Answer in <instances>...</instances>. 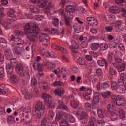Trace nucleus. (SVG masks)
Segmentation results:
<instances>
[{
	"instance_id": "nucleus-53",
	"label": "nucleus",
	"mask_w": 126,
	"mask_h": 126,
	"mask_svg": "<svg viewBox=\"0 0 126 126\" xmlns=\"http://www.w3.org/2000/svg\"><path fill=\"white\" fill-rule=\"evenodd\" d=\"M114 61H115L116 63H122V61H123V60L122 58H120V56H114Z\"/></svg>"
},
{
	"instance_id": "nucleus-3",
	"label": "nucleus",
	"mask_w": 126,
	"mask_h": 126,
	"mask_svg": "<svg viewBox=\"0 0 126 126\" xmlns=\"http://www.w3.org/2000/svg\"><path fill=\"white\" fill-rule=\"evenodd\" d=\"M35 115L38 118H41L45 113V106L43 105V102H37L35 106Z\"/></svg>"
},
{
	"instance_id": "nucleus-24",
	"label": "nucleus",
	"mask_w": 126,
	"mask_h": 126,
	"mask_svg": "<svg viewBox=\"0 0 126 126\" xmlns=\"http://www.w3.org/2000/svg\"><path fill=\"white\" fill-rule=\"evenodd\" d=\"M109 116L110 117V119L112 121H116L119 117L117 114H115V112H111L110 113Z\"/></svg>"
},
{
	"instance_id": "nucleus-13",
	"label": "nucleus",
	"mask_w": 126,
	"mask_h": 126,
	"mask_svg": "<svg viewBox=\"0 0 126 126\" xmlns=\"http://www.w3.org/2000/svg\"><path fill=\"white\" fill-rule=\"evenodd\" d=\"M77 62L79 65H82L84 68H87V65L86 64V60L83 58L80 57L77 59Z\"/></svg>"
},
{
	"instance_id": "nucleus-38",
	"label": "nucleus",
	"mask_w": 126,
	"mask_h": 126,
	"mask_svg": "<svg viewBox=\"0 0 126 126\" xmlns=\"http://www.w3.org/2000/svg\"><path fill=\"white\" fill-rule=\"evenodd\" d=\"M86 19L87 21H88V24H89V25H91L94 22V21L96 20V19L92 17H87Z\"/></svg>"
},
{
	"instance_id": "nucleus-41",
	"label": "nucleus",
	"mask_w": 126,
	"mask_h": 126,
	"mask_svg": "<svg viewBox=\"0 0 126 126\" xmlns=\"http://www.w3.org/2000/svg\"><path fill=\"white\" fill-rule=\"evenodd\" d=\"M55 117V113H54V112L50 110L49 111L48 113V119L49 120H53Z\"/></svg>"
},
{
	"instance_id": "nucleus-7",
	"label": "nucleus",
	"mask_w": 126,
	"mask_h": 126,
	"mask_svg": "<svg viewBox=\"0 0 126 126\" xmlns=\"http://www.w3.org/2000/svg\"><path fill=\"white\" fill-rule=\"evenodd\" d=\"M11 41H13L14 42H16L15 43V46L16 48H19L21 46V45H23L24 41L22 39L19 38H15L14 35H11L10 36Z\"/></svg>"
},
{
	"instance_id": "nucleus-12",
	"label": "nucleus",
	"mask_w": 126,
	"mask_h": 126,
	"mask_svg": "<svg viewBox=\"0 0 126 126\" xmlns=\"http://www.w3.org/2000/svg\"><path fill=\"white\" fill-rule=\"evenodd\" d=\"M110 13H113V14H118L120 13V8L117 7L116 6H112L110 7Z\"/></svg>"
},
{
	"instance_id": "nucleus-42",
	"label": "nucleus",
	"mask_w": 126,
	"mask_h": 126,
	"mask_svg": "<svg viewBox=\"0 0 126 126\" xmlns=\"http://www.w3.org/2000/svg\"><path fill=\"white\" fill-rule=\"evenodd\" d=\"M2 11H4V8L1 7V5L0 4V18L4 17V13Z\"/></svg>"
},
{
	"instance_id": "nucleus-44",
	"label": "nucleus",
	"mask_w": 126,
	"mask_h": 126,
	"mask_svg": "<svg viewBox=\"0 0 126 126\" xmlns=\"http://www.w3.org/2000/svg\"><path fill=\"white\" fill-rule=\"evenodd\" d=\"M111 95V92L110 91L104 93L103 94H102V96L103 98H110V96Z\"/></svg>"
},
{
	"instance_id": "nucleus-63",
	"label": "nucleus",
	"mask_w": 126,
	"mask_h": 126,
	"mask_svg": "<svg viewBox=\"0 0 126 126\" xmlns=\"http://www.w3.org/2000/svg\"><path fill=\"white\" fill-rule=\"evenodd\" d=\"M69 121L70 123H74V122H75V118L72 115H69Z\"/></svg>"
},
{
	"instance_id": "nucleus-15",
	"label": "nucleus",
	"mask_w": 126,
	"mask_h": 126,
	"mask_svg": "<svg viewBox=\"0 0 126 126\" xmlns=\"http://www.w3.org/2000/svg\"><path fill=\"white\" fill-rule=\"evenodd\" d=\"M42 57H47V58H56V54L54 53H50L49 51H45L41 54Z\"/></svg>"
},
{
	"instance_id": "nucleus-28",
	"label": "nucleus",
	"mask_w": 126,
	"mask_h": 126,
	"mask_svg": "<svg viewBox=\"0 0 126 126\" xmlns=\"http://www.w3.org/2000/svg\"><path fill=\"white\" fill-rule=\"evenodd\" d=\"M108 72L109 74L111 75V76H115V75H117V74H118L117 71L113 68H110Z\"/></svg>"
},
{
	"instance_id": "nucleus-10",
	"label": "nucleus",
	"mask_w": 126,
	"mask_h": 126,
	"mask_svg": "<svg viewBox=\"0 0 126 126\" xmlns=\"http://www.w3.org/2000/svg\"><path fill=\"white\" fill-rule=\"evenodd\" d=\"M85 93L83 94V97L86 101H90V97H89V95H91L92 90L90 88H87Z\"/></svg>"
},
{
	"instance_id": "nucleus-43",
	"label": "nucleus",
	"mask_w": 126,
	"mask_h": 126,
	"mask_svg": "<svg viewBox=\"0 0 126 126\" xmlns=\"http://www.w3.org/2000/svg\"><path fill=\"white\" fill-rule=\"evenodd\" d=\"M0 71V78L1 80H3L4 78V69L3 68H1Z\"/></svg>"
},
{
	"instance_id": "nucleus-34",
	"label": "nucleus",
	"mask_w": 126,
	"mask_h": 126,
	"mask_svg": "<svg viewBox=\"0 0 126 126\" xmlns=\"http://www.w3.org/2000/svg\"><path fill=\"white\" fill-rule=\"evenodd\" d=\"M14 34H15L16 36H18V37H20V36H23V35L24 34L23 32L19 30H15Z\"/></svg>"
},
{
	"instance_id": "nucleus-29",
	"label": "nucleus",
	"mask_w": 126,
	"mask_h": 126,
	"mask_svg": "<svg viewBox=\"0 0 126 126\" xmlns=\"http://www.w3.org/2000/svg\"><path fill=\"white\" fill-rule=\"evenodd\" d=\"M118 87L119 86L118 84H117V82L115 81L111 82V88L112 90H114L115 91H116Z\"/></svg>"
},
{
	"instance_id": "nucleus-16",
	"label": "nucleus",
	"mask_w": 126,
	"mask_h": 126,
	"mask_svg": "<svg viewBox=\"0 0 126 126\" xmlns=\"http://www.w3.org/2000/svg\"><path fill=\"white\" fill-rule=\"evenodd\" d=\"M13 67L14 66L11 65L10 64H9L6 66V70L7 74L9 75L12 74L14 71Z\"/></svg>"
},
{
	"instance_id": "nucleus-9",
	"label": "nucleus",
	"mask_w": 126,
	"mask_h": 126,
	"mask_svg": "<svg viewBox=\"0 0 126 126\" xmlns=\"http://www.w3.org/2000/svg\"><path fill=\"white\" fill-rule=\"evenodd\" d=\"M32 3H36V2L39 4L40 7H45L46 4L48 3V0H31Z\"/></svg>"
},
{
	"instance_id": "nucleus-27",
	"label": "nucleus",
	"mask_w": 126,
	"mask_h": 126,
	"mask_svg": "<svg viewBox=\"0 0 126 126\" xmlns=\"http://www.w3.org/2000/svg\"><path fill=\"white\" fill-rule=\"evenodd\" d=\"M13 53L14 54H15V55H22V53H21V52H22V50L21 49V48H15L13 49Z\"/></svg>"
},
{
	"instance_id": "nucleus-52",
	"label": "nucleus",
	"mask_w": 126,
	"mask_h": 126,
	"mask_svg": "<svg viewBox=\"0 0 126 126\" xmlns=\"http://www.w3.org/2000/svg\"><path fill=\"white\" fill-rule=\"evenodd\" d=\"M64 116H65V115L63 113L57 114L56 117V120H57V121H59L61 120L62 118H63Z\"/></svg>"
},
{
	"instance_id": "nucleus-6",
	"label": "nucleus",
	"mask_w": 126,
	"mask_h": 126,
	"mask_svg": "<svg viewBox=\"0 0 126 126\" xmlns=\"http://www.w3.org/2000/svg\"><path fill=\"white\" fill-rule=\"evenodd\" d=\"M71 44V46H70L69 48L71 49V51H72V53H73L74 55H75V54H77L78 51L75 50H78L79 44H78V43L76 42L75 40H72Z\"/></svg>"
},
{
	"instance_id": "nucleus-45",
	"label": "nucleus",
	"mask_w": 126,
	"mask_h": 126,
	"mask_svg": "<svg viewBox=\"0 0 126 126\" xmlns=\"http://www.w3.org/2000/svg\"><path fill=\"white\" fill-rule=\"evenodd\" d=\"M37 79L35 78H32L31 80V85L32 87L37 85Z\"/></svg>"
},
{
	"instance_id": "nucleus-31",
	"label": "nucleus",
	"mask_w": 126,
	"mask_h": 126,
	"mask_svg": "<svg viewBox=\"0 0 126 126\" xmlns=\"http://www.w3.org/2000/svg\"><path fill=\"white\" fill-rule=\"evenodd\" d=\"M52 23L54 26L57 27V26H58L59 24H60V20L57 18H54L53 19Z\"/></svg>"
},
{
	"instance_id": "nucleus-23",
	"label": "nucleus",
	"mask_w": 126,
	"mask_h": 126,
	"mask_svg": "<svg viewBox=\"0 0 126 126\" xmlns=\"http://www.w3.org/2000/svg\"><path fill=\"white\" fill-rule=\"evenodd\" d=\"M66 10L67 12H69V13H71L75 11V7H74V6L67 5L66 8Z\"/></svg>"
},
{
	"instance_id": "nucleus-40",
	"label": "nucleus",
	"mask_w": 126,
	"mask_h": 126,
	"mask_svg": "<svg viewBox=\"0 0 126 126\" xmlns=\"http://www.w3.org/2000/svg\"><path fill=\"white\" fill-rule=\"evenodd\" d=\"M100 102V98L93 97V102L92 103L93 106H96L98 105Z\"/></svg>"
},
{
	"instance_id": "nucleus-25",
	"label": "nucleus",
	"mask_w": 126,
	"mask_h": 126,
	"mask_svg": "<svg viewBox=\"0 0 126 126\" xmlns=\"http://www.w3.org/2000/svg\"><path fill=\"white\" fill-rule=\"evenodd\" d=\"M125 88L119 86L116 90L115 91V92L119 93V94H123V93H125Z\"/></svg>"
},
{
	"instance_id": "nucleus-11",
	"label": "nucleus",
	"mask_w": 126,
	"mask_h": 126,
	"mask_svg": "<svg viewBox=\"0 0 126 126\" xmlns=\"http://www.w3.org/2000/svg\"><path fill=\"white\" fill-rule=\"evenodd\" d=\"M79 40L82 42L80 44L81 48H86L87 45H88V40L87 39V37L81 36L79 38Z\"/></svg>"
},
{
	"instance_id": "nucleus-39",
	"label": "nucleus",
	"mask_w": 126,
	"mask_h": 126,
	"mask_svg": "<svg viewBox=\"0 0 126 126\" xmlns=\"http://www.w3.org/2000/svg\"><path fill=\"white\" fill-rule=\"evenodd\" d=\"M58 109H60L61 110H64L65 111H68V108H67V106L63 104H59L58 106Z\"/></svg>"
},
{
	"instance_id": "nucleus-35",
	"label": "nucleus",
	"mask_w": 126,
	"mask_h": 126,
	"mask_svg": "<svg viewBox=\"0 0 126 126\" xmlns=\"http://www.w3.org/2000/svg\"><path fill=\"white\" fill-rule=\"evenodd\" d=\"M118 44H119V42H114V41H111L110 42V44L109 45V47L110 49H115L117 46H118Z\"/></svg>"
},
{
	"instance_id": "nucleus-64",
	"label": "nucleus",
	"mask_w": 126,
	"mask_h": 126,
	"mask_svg": "<svg viewBox=\"0 0 126 126\" xmlns=\"http://www.w3.org/2000/svg\"><path fill=\"white\" fill-rule=\"evenodd\" d=\"M90 26H92L93 27H96L97 25H98V21L96 19L94 20L93 23L90 25Z\"/></svg>"
},
{
	"instance_id": "nucleus-37",
	"label": "nucleus",
	"mask_w": 126,
	"mask_h": 126,
	"mask_svg": "<svg viewBox=\"0 0 126 126\" xmlns=\"http://www.w3.org/2000/svg\"><path fill=\"white\" fill-rule=\"evenodd\" d=\"M101 87L103 89H106V88H108V87H110V83H109V82H104L101 84Z\"/></svg>"
},
{
	"instance_id": "nucleus-4",
	"label": "nucleus",
	"mask_w": 126,
	"mask_h": 126,
	"mask_svg": "<svg viewBox=\"0 0 126 126\" xmlns=\"http://www.w3.org/2000/svg\"><path fill=\"white\" fill-rule=\"evenodd\" d=\"M42 97L45 103H47L48 108L50 109H55L56 108L57 105L52 102V98L50 95H49L48 94H43L42 95Z\"/></svg>"
},
{
	"instance_id": "nucleus-47",
	"label": "nucleus",
	"mask_w": 126,
	"mask_h": 126,
	"mask_svg": "<svg viewBox=\"0 0 126 126\" xmlns=\"http://www.w3.org/2000/svg\"><path fill=\"white\" fill-rule=\"evenodd\" d=\"M55 7V5L53 4L51 2H50L47 5V6L46 7V9L47 10H50V9H53Z\"/></svg>"
},
{
	"instance_id": "nucleus-58",
	"label": "nucleus",
	"mask_w": 126,
	"mask_h": 126,
	"mask_svg": "<svg viewBox=\"0 0 126 126\" xmlns=\"http://www.w3.org/2000/svg\"><path fill=\"white\" fill-rule=\"evenodd\" d=\"M39 11H40V10L36 7L32 9V13L38 14L39 13Z\"/></svg>"
},
{
	"instance_id": "nucleus-8",
	"label": "nucleus",
	"mask_w": 126,
	"mask_h": 126,
	"mask_svg": "<svg viewBox=\"0 0 126 126\" xmlns=\"http://www.w3.org/2000/svg\"><path fill=\"white\" fill-rule=\"evenodd\" d=\"M49 37L47 36V34L45 33L42 34V35L40 36L39 40L40 42H42L43 45L44 46H48L49 44Z\"/></svg>"
},
{
	"instance_id": "nucleus-59",
	"label": "nucleus",
	"mask_w": 126,
	"mask_h": 126,
	"mask_svg": "<svg viewBox=\"0 0 126 126\" xmlns=\"http://www.w3.org/2000/svg\"><path fill=\"white\" fill-rule=\"evenodd\" d=\"M90 32L93 35H96V34L98 33V31H97V29L95 28H91L90 30Z\"/></svg>"
},
{
	"instance_id": "nucleus-48",
	"label": "nucleus",
	"mask_w": 126,
	"mask_h": 126,
	"mask_svg": "<svg viewBox=\"0 0 126 126\" xmlns=\"http://www.w3.org/2000/svg\"><path fill=\"white\" fill-rule=\"evenodd\" d=\"M13 122H14V117H13L12 115L8 116L7 122L8 124H12Z\"/></svg>"
},
{
	"instance_id": "nucleus-50",
	"label": "nucleus",
	"mask_w": 126,
	"mask_h": 126,
	"mask_svg": "<svg viewBox=\"0 0 126 126\" xmlns=\"http://www.w3.org/2000/svg\"><path fill=\"white\" fill-rule=\"evenodd\" d=\"M62 59L64 61V62H66V63H70V59L65 57V56L62 55Z\"/></svg>"
},
{
	"instance_id": "nucleus-61",
	"label": "nucleus",
	"mask_w": 126,
	"mask_h": 126,
	"mask_svg": "<svg viewBox=\"0 0 126 126\" xmlns=\"http://www.w3.org/2000/svg\"><path fill=\"white\" fill-rule=\"evenodd\" d=\"M51 32L54 35H58L59 33H58V30L56 28H52L51 29Z\"/></svg>"
},
{
	"instance_id": "nucleus-14",
	"label": "nucleus",
	"mask_w": 126,
	"mask_h": 126,
	"mask_svg": "<svg viewBox=\"0 0 126 126\" xmlns=\"http://www.w3.org/2000/svg\"><path fill=\"white\" fill-rule=\"evenodd\" d=\"M64 90L63 88H60L57 89L55 91L54 93L57 96L59 97H62V95L65 93Z\"/></svg>"
},
{
	"instance_id": "nucleus-22",
	"label": "nucleus",
	"mask_w": 126,
	"mask_h": 126,
	"mask_svg": "<svg viewBox=\"0 0 126 126\" xmlns=\"http://www.w3.org/2000/svg\"><path fill=\"white\" fill-rule=\"evenodd\" d=\"M91 48L93 51H97L100 47V45H99V43H92L91 44Z\"/></svg>"
},
{
	"instance_id": "nucleus-54",
	"label": "nucleus",
	"mask_w": 126,
	"mask_h": 126,
	"mask_svg": "<svg viewBox=\"0 0 126 126\" xmlns=\"http://www.w3.org/2000/svg\"><path fill=\"white\" fill-rule=\"evenodd\" d=\"M115 3L119 5H123V3H125V0H114Z\"/></svg>"
},
{
	"instance_id": "nucleus-56",
	"label": "nucleus",
	"mask_w": 126,
	"mask_h": 126,
	"mask_svg": "<svg viewBox=\"0 0 126 126\" xmlns=\"http://www.w3.org/2000/svg\"><path fill=\"white\" fill-rule=\"evenodd\" d=\"M85 108L89 111L91 110V104L90 103L87 102L85 104Z\"/></svg>"
},
{
	"instance_id": "nucleus-20",
	"label": "nucleus",
	"mask_w": 126,
	"mask_h": 126,
	"mask_svg": "<svg viewBox=\"0 0 126 126\" xmlns=\"http://www.w3.org/2000/svg\"><path fill=\"white\" fill-rule=\"evenodd\" d=\"M97 63L99 66H104L105 65L107 66V65L108 64V62H107V60L105 59L98 60L97 61Z\"/></svg>"
},
{
	"instance_id": "nucleus-5",
	"label": "nucleus",
	"mask_w": 126,
	"mask_h": 126,
	"mask_svg": "<svg viewBox=\"0 0 126 126\" xmlns=\"http://www.w3.org/2000/svg\"><path fill=\"white\" fill-rule=\"evenodd\" d=\"M112 101L113 103H116V105L118 106V107H120L121 106H125L126 104V102L125 101V99L122 97H121L119 95H117L114 94L112 95L111 97Z\"/></svg>"
},
{
	"instance_id": "nucleus-33",
	"label": "nucleus",
	"mask_w": 126,
	"mask_h": 126,
	"mask_svg": "<svg viewBox=\"0 0 126 126\" xmlns=\"http://www.w3.org/2000/svg\"><path fill=\"white\" fill-rule=\"evenodd\" d=\"M80 119H88V114L86 112H82L80 115Z\"/></svg>"
},
{
	"instance_id": "nucleus-18",
	"label": "nucleus",
	"mask_w": 126,
	"mask_h": 126,
	"mask_svg": "<svg viewBox=\"0 0 126 126\" xmlns=\"http://www.w3.org/2000/svg\"><path fill=\"white\" fill-rule=\"evenodd\" d=\"M109 46L108 44L106 43H102L99 45V52H103V51H106L108 50Z\"/></svg>"
},
{
	"instance_id": "nucleus-51",
	"label": "nucleus",
	"mask_w": 126,
	"mask_h": 126,
	"mask_svg": "<svg viewBox=\"0 0 126 126\" xmlns=\"http://www.w3.org/2000/svg\"><path fill=\"white\" fill-rule=\"evenodd\" d=\"M97 114L99 118H104V114L103 113V111H102V110L101 109H98Z\"/></svg>"
},
{
	"instance_id": "nucleus-36",
	"label": "nucleus",
	"mask_w": 126,
	"mask_h": 126,
	"mask_svg": "<svg viewBox=\"0 0 126 126\" xmlns=\"http://www.w3.org/2000/svg\"><path fill=\"white\" fill-rule=\"evenodd\" d=\"M71 106L73 109H77L78 107V102L75 100L71 101Z\"/></svg>"
},
{
	"instance_id": "nucleus-32",
	"label": "nucleus",
	"mask_w": 126,
	"mask_h": 126,
	"mask_svg": "<svg viewBox=\"0 0 126 126\" xmlns=\"http://www.w3.org/2000/svg\"><path fill=\"white\" fill-rule=\"evenodd\" d=\"M118 113H119L120 119H122V120H124V119L126 118V116H125V111H124V110L120 109L118 111Z\"/></svg>"
},
{
	"instance_id": "nucleus-60",
	"label": "nucleus",
	"mask_w": 126,
	"mask_h": 126,
	"mask_svg": "<svg viewBox=\"0 0 126 126\" xmlns=\"http://www.w3.org/2000/svg\"><path fill=\"white\" fill-rule=\"evenodd\" d=\"M117 69L119 72H122V71H124L126 68H125L123 64H122L121 66H119Z\"/></svg>"
},
{
	"instance_id": "nucleus-17",
	"label": "nucleus",
	"mask_w": 126,
	"mask_h": 126,
	"mask_svg": "<svg viewBox=\"0 0 126 126\" xmlns=\"http://www.w3.org/2000/svg\"><path fill=\"white\" fill-rule=\"evenodd\" d=\"M64 22L67 27H71V24H72V19L69 17H64Z\"/></svg>"
},
{
	"instance_id": "nucleus-46",
	"label": "nucleus",
	"mask_w": 126,
	"mask_h": 126,
	"mask_svg": "<svg viewBox=\"0 0 126 126\" xmlns=\"http://www.w3.org/2000/svg\"><path fill=\"white\" fill-rule=\"evenodd\" d=\"M34 69L36 70H38L40 72H42L43 70L42 69V67H41V65L40 64H37L36 65L34 66Z\"/></svg>"
},
{
	"instance_id": "nucleus-21",
	"label": "nucleus",
	"mask_w": 126,
	"mask_h": 126,
	"mask_svg": "<svg viewBox=\"0 0 126 126\" xmlns=\"http://www.w3.org/2000/svg\"><path fill=\"white\" fill-rule=\"evenodd\" d=\"M4 55L6 59L9 61L11 59V57H12V52L11 50H7L4 52Z\"/></svg>"
},
{
	"instance_id": "nucleus-62",
	"label": "nucleus",
	"mask_w": 126,
	"mask_h": 126,
	"mask_svg": "<svg viewBox=\"0 0 126 126\" xmlns=\"http://www.w3.org/2000/svg\"><path fill=\"white\" fill-rule=\"evenodd\" d=\"M105 30L107 32H112V31H113V27H112L111 26H106L105 27Z\"/></svg>"
},
{
	"instance_id": "nucleus-49",
	"label": "nucleus",
	"mask_w": 126,
	"mask_h": 126,
	"mask_svg": "<svg viewBox=\"0 0 126 126\" xmlns=\"http://www.w3.org/2000/svg\"><path fill=\"white\" fill-rule=\"evenodd\" d=\"M58 48L59 49V51H60V52L63 53V54H67V53H68V51H67V50H66V49H65L63 47H62L60 46H59Z\"/></svg>"
},
{
	"instance_id": "nucleus-26",
	"label": "nucleus",
	"mask_w": 126,
	"mask_h": 126,
	"mask_svg": "<svg viewBox=\"0 0 126 126\" xmlns=\"http://www.w3.org/2000/svg\"><path fill=\"white\" fill-rule=\"evenodd\" d=\"M11 82L13 84L18 82V77L15 75H13L11 76Z\"/></svg>"
},
{
	"instance_id": "nucleus-55",
	"label": "nucleus",
	"mask_w": 126,
	"mask_h": 126,
	"mask_svg": "<svg viewBox=\"0 0 126 126\" xmlns=\"http://www.w3.org/2000/svg\"><path fill=\"white\" fill-rule=\"evenodd\" d=\"M24 98H26L27 100H30L31 99H32V95H30L27 92H26V94H24Z\"/></svg>"
},
{
	"instance_id": "nucleus-30",
	"label": "nucleus",
	"mask_w": 126,
	"mask_h": 126,
	"mask_svg": "<svg viewBox=\"0 0 126 126\" xmlns=\"http://www.w3.org/2000/svg\"><path fill=\"white\" fill-rule=\"evenodd\" d=\"M7 14L11 18H14L16 16L15 14H14V10L11 9H9Z\"/></svg>"
},
{
	"instance_id": "nucleus-57",
	"label": "nucleus",
	"mask_w": 126,
	"mask_h": 126,
	"mask_svg": "<svg viewBox=\"0 0 126 126\" xmlns=\"http://www.w3.org/2000/svg\"><path fill=\"white\" fill-rule=\"evenodd\" d=\"M96 126H105V121L104 120H99L96 124Z\"/></svg>"
},
{
	"instance_id": "nucleus-19",
	"label": "nucleus",
	"mask_w": 126,
	"mask_h": 126,
	"mask_svg": "<svg viewBox=\"0 0 126 126\" xmlns=\"http://www.w3.org/2000/svg\"><path fill=\"white\" fill-rule=\"evenodd\" d=\"M46 65L47 66V69H48V70H52V69H55V68H56V64L53 63L47 62L46 63Z\"/></svg>"
},
{
	"instance_id": "nucleus-1",
	"label": "nucleus",
	"mask_w": 126,
	"mask_h": 126,
	"mask_svg": "<svg viewBox=\"0 0 126 126\" xmlns=\"http://www.w3.org/2000/svg\"><path fill=\"white\" fill-rule=\"evenodd\" d=\"M24 32L27 39L30 42L34 43L37 41V38L39 32H40V28L37 26H34V25H32L31 23H29L25 26Z\"/></svg>"
},
{
	"instance_id": "nucleus-2",
	"label": "nucleus",
	"mask_w": 126,
	"mask_h": 126,
	"mask_svg": "<svg viewBox=\"0 0 126 126\" xmlns=\"http://www.w3.org/2000/svg\"><path fill=\"white\" fill-rule=\"evenodd\" d=\"M11 63V65L13 66H16V70L18 75H20L24 82H28L30 79V75L28 72L24 71L23 67L20 64H17V60L16 58H10L9 60Z\"/></svg>"
}]
</instances>
